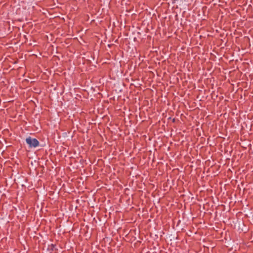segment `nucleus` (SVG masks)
<instances>
[{
    "instance_id": "nucleus-1",
    "label": "nucleus",
    "mask_w": 253,
    "mask_h": 253,
    "mask_svg": "<svg viewBox=\"0 0 253 253\" xmlns=\"http://www.w3.org/2000/svg\"><path fill=\"white\" fill-rule=\"evenodd\" d=\"M26 141L30 147H36L39 145V142L37 139L31 137L27 138Z\"/></svg>"
}]
</instances>
